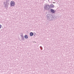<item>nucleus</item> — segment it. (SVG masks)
Masks as SVG:
<instances>
[{"label": "nucleus", "instance_id": "nucleus-1", "mask_svg": "<svg viewBox=\"0 0 74 74\" xmlns=\"http://www.w3.org/2000/svg\"><path fill=\"white\" fill-rule=\"evenodd\" d=\"M44 8L45 10H49V5L45 4Z\"/></svg>", "mask_w": 74, "mask_h": 74}, {"label": "nucleus", "instance_id": "nucleus-2", "mask_svg": "<svg viewBox=\"0 0 74 74\" xmlns=\"http://www.w3.org/2000/svg\"><path fill=\"white\" fill-rule=\"evenodd\" d=\"M11 6L12 7V6H14L15 5V3L13 1H12L11 2Z\"/></svg>", "mask_w": 74, "mask_h": 74}, {"label": "nucleus", "instance_id": "nucleus-3", "mask_svg": "<svg viewBox=\"0 0 74 74\" xmlns=\"http://www.w3.org/2000/svg\"><path fill=\"white\" fill-rule=\"evenodd\" d=\"M50 11L51 12H52L53 13H54L55 12V11H54V10L52 9H51L50 10Z\"/></svg>", "mask_w": 74, "mask_h": 74}, {"label": "nucleus", "instance_id": "nucleus-4", "mask_svg": "<svg viewBox=\"0 0 74 74\" xmlns=\"http://www.w3.org/2000/svg\"><path fill=\"white\" fill-rule=\"evenodd\" d=\"M30 36H33V33L32 32H31L30 33Z\"/></svg>", "mask_w": 74, "mask_h": 74}, {"label": "nucleus", "instance_id": "nucleus-5", "mask_svg": "<svg viewBox=\"0 0 74 74\" xmlns=\"http://www.w3.org/2000/svg\"><path fill=\"white\" fill-rule=\"evenodd\" d=\"M24 37L25 38H28V36L27 35H25L24 36Z\"/></svg>", "mask_w": 74, "mask_h": 74}, {"label": "nucleus", "instance_id": "nucleus-6", "mask_svg": "<svg viewBox=\"0 0 74 74\" xmlns=\"http://www.w3.org/2000/svg\"><path fill=\"white\" fill-rule=\"evenodd\" d=\"M51 8H53V7H54V5H51Z\"/></svg>", "mask_w": 74, "mask_h": 74}, {"label": "nucleus", "instance_id": "nucleus-7", "mask_svg": "<svg viewBox=\"0 0 74 74\" xmlns=\"http://www.w3.org/2000/svg\"><path fill=\"white\" fill-rule=\"evenodd\" d=\"M1 25H0V29H1Z\"/></svg>", "mask_w": 74, "mask_h": 74}]
</instances>
